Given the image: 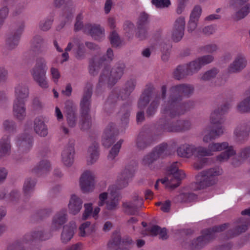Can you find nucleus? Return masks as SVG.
<instances>
[{
	"label": "nucleus",
	"mask_w": 250,
	"mask_h": 250,
	"mask_svg": "<svg viewBox=\"0 0 250 250\" xmlns=\"http://www.w3.org/2000/svg\"><path fill=\"white\" fill-rule=\"evenodd\" d=\"M197 21L191 19H189L188 25V32L191 33L195 30L197 26Z\"/></svg>",
	"instance_id": "60"
},
{
	"label": "nucleus",
	"mask_w": 250,
	"mask_h": 250,
	"mask_svg": "<svg viewBox=\"0 0 250 250\" xmlns=\"http://www.w3.org/2000/svg\"><path fill=\"white\" fill-rule=\"evenodd\" d=\"M50 72L53 81L55 83L57 82L60 77V74L58 70L54 67H51Z\"/></svg>",
	"instance_id": "61"
},
{
	"label": "nucleus",
	"mask_w": 250,
	"mask_h": 250,
	"mask_svg": "<svg viewBox=\"0 0 250 250\" xmlns=\"http://www.w3.org/2000/svg\"><path fill=\"white\" fill-rule=\"evenodd\" d=\"M229 226V223H224L220 225L215 226L211 228L204 230V232H206L207 235L208 234L209 238L211 240L215 237V233L221 232L226 230Z\"/></svg>",
	"instance_id": "27"
},
{
	"label": "nucleus",
	"mask_w": 250,
	"mask_h": 250,
	"mask_svg": "<svg viewBox=\"0 0 250 250\" xmlns=\"http://www.w3.org/2000/svg\"><path fill=\"white\" fill-rule=\"evenodd\" d=\"M207 162V159L205 158H201L199 161L194 164L193 167L195 169L200 170L203 168L205 164Z\"/></svg>",
	"instance_id": "59"
},
{
	"label": "nucleus",
	"mask_w": 250,
	"mask_h": 250,
	"mask_svg": "<svg viewBox=\"0 0 250 250\" xmlns=\"http://www.w3.org/2000/svg\"><path fill=\"white\" fill-rule=\"evenodd\" d=\"M186 65L190 75L197 73L202 67L197 59L187 63Z\"/></svg>",
	"instance_id": "42"
},
{
	"label": "nucleus",
	"mask_w": 250,
	"mask_h": 250,
	"mask_svg": "<svg viewBox=\"0 0 250 250\" xmlns=\"http://www.w3.org/2000/svg\"><path fill=\"white\" fill-rule=\"evenodd\" d=\"M84 31L95 40H100L104 36V29L99 25L86 24L84 26Z\"/></svg>",
	"instance_id": "13"
},
{
	"label": "nucleus",
	"mask_w": 250,
	"mask_h": 250,
	"mask_svg": "<svg viewBox=\"0 0 250 250\" xmlns=\"http://www.w3.org/2000/svg\"><path fill=\"white\" fill-rule=\"evenodd\" d=\"M194 156L200 159V158L205 156H210V153L209 152L208 148L203 147H196V151H195Z\"/></svg>",
	"instance_id": "46"
},
{
	"label": "nucleus",
	"mask_w": 250,
	"mask_h": 250,
	"mask_svg": "<svg viewBox=\"0 0 250 250\" xmlns=\"http://www.w3.org/2000/svg\"><path fill=\"white\" fill-rule=\"evenodd\" d=\"M196 147L193 145L185 144L179 146L177 152L179 156L189 158L194 154Z\"/></svg>",
	"instance_id": "17"
},
{
	"label": "nucleus",
	"mask_w": 250,
	"mask_h": 250,
	"mask_svg": "<svg viewBox=\"0 0 250 250\" xmlns=\"http://www.w3.org/2000/svg\"><path fill=\"white\" fill-rule=\"evenodd\" d=\"M170 5V0H157V8H167Z\"/></svg>",
	"instance_id": "62"
},
{
	"label": "nucleus",
	"mask_w": 250,
	"mask_h": 250,
	"mask_svg": "<svg viewBox=\"0 0 250 250\" xmlns=\"http://www.w3.org/2000/svg\"><path fill=\"white\" fill-rule=\"evenodd\" d=\"M84 206L85 210L83 214V219H86L90 216L95 217L100 211V208L99 207L95 208L94 210L92 211V207L91 204H86Z\"/></svg>",
	"instance_id": "38"
},
{
	"label": "nucleus",
	"mask_w": 250,
	"mask_h": 250,
	"mask_svg": "<svg viewBox=\"0 0 250 250\" xmlns=\"http://www.w3.org/2000/svg\"><path fill=\"white\" fill-rule=\"evenodd\" d=\"M222 170L218 167L203 170L197 176L199 189H204L214 185L217 182V176L221 175Z\"/></svg>",
	"instance_id": "3"
},
{
	"label": "nucleus",
	"mask_w": 250,
	"mask_h": 250,
	"mask_svg": "<svg viewBox=\"0 0 250 250\" xmlns=\"http://www.w3.org/2000/svg\"><path fill=\"white\" fill-rule=\"evenodd\" d=\"M34 130L37 134L45 136L47 134V128L41 118H36L34 121Z\"/></svg>",
	"instance_id": "26"
},
{
	"label": "nucleus",
	"mask_w": 250,
	"mask_h": 250,
	"mask_svg": "<svg viewBox=\"0 0 250 250\" xmlns=\"http://www.w3.org/2000/svg\"><path fill=\"white\" fill-rule=\"evenodd\" d=\"M19 41V36H14L9 39L8 41L9 48H13L18 45Z\"/></svg>",
	"instance_id": "63"
},
{
	"label": "nucleus",
	"mask_w": 250,
	"mask_h": 250,
	"mask_svg": "<svg viewBox=\"0 0 250 250\" xmlns=\"http://www.w3.org/2000/svg\"><path fill=\"white\" fill-rule=\"evenodd\" d=\"M179 104L182 109L184 110V114L191 108H193L194 106V103L191 101H188L186 102L180 103Z\"/></svg>",
	"instance_id": "56"
},
{
	"label": "nucleus",
	"mask_w": 250,
	"mask_h": 250,
	"mask_svg": "<svg viewBox=\"0 0 250 250\" xmlns=\"http://www.w3.org/2000/svg\"><path fill=\"white\" fill-rule=\"evenodd\" d=\"M173 76L176 80H180L191 75L186 65H185L178 66L173 72Z\"/></svg>",
	"instance_id": "29"
},
{
	"label": "nucleus",
	"mask_w": 250,
	"mask_h": 250,
	"mask_svg": "<svg viewBox=\"0 0 250 250\" xmlns=\"http://www.w3.org/2000/svg\"><path fill=\"white\" fill-rule=\"evenodd\" d=\"M150 21L149 16L145 12H141L138 17L137 24L138 26H143Z\"/></svg>",
	"instance_id": "49"
},
{
	"label": "nucleus",
	"mask_w": 250,
	"mask_h": 250,
	"mask_svg": "<svg viewBox=\"0 0 250 250\" xmlns=\"http://www.w3.org/2000/svg\"><path fill=\"white\" fill-rule=\"evenodd\" d=\"M228 107L227 105L215 110L210 115V120L212 124L220 125L224 122L223 115L226 113Z\"/></svg>",
	"instance_id": "14"
},
{
	"label": "nucleus",
	"mask_w": 250,
	"mask_h": 250,
	"mask_svg": "<svg viewBox=\"0 0 250 250\" xmlns=\"http://www.w3.org/2000/svg\"><path fill=\"white\" fill-rule=\"evenodd\" d=\"M233 18L235 21H239L244 18L250 12V4L247 3L242 7L237 8Z\"/></svg>",
	"instance_id": "28"
},
{
	"label": "nucleus",
	"mask_w": 250,
	"mask_h": 250,
	"mask_svg": "<svg viewBox=\"0 0 250 250\" xmlns=\"http://www.w3.org/2000/svg\"><path fill=\"white\" fill-rule=\"evenodd\" d=\"M98 146L97 144H94L88 148L87 157V163L89 164H92L98 160Z\"/></svg>",
	"instance_id": "30"
},
{
	"label": "nucleus",
	"mask_w": 250,
	"mask_h": 250,
	"mask_svg": "<svg viewBox=\"0 0 250 250\" xmlns=\"http://www.w3.org/2000/svg\"><path fill=\"white\" fill-rule=\"evenodd\" d=\"M76 229V225L75 223L64 226L62 234V242L66 243L69 241L73 237L74 231Z\"/></svg>",
	"instance_id": "22"
},
{
	"label": "nucleus",
	"mask_w": 250,
	"mask_h": 250,
	"mask_svg": "<svg viewBox=\"0 0 250 250\" xmlns=\"http://www.w3.org/2000/svg\"><path fill=\"white\" fill-rule=\"evenodd\" d=\"M197 196L193 193H181L175 196L173 201L175 203H189L196 200Z\"/></svg>",
	"instance_id": "25"
},
{
	"label": "nucleus",
	"mask_w": 250,
	"mask_h": 250,
	"mask_svg": "<svg viewBox=\"0 0 250 250\" xmlns=\"http://www.w3.org/2000/svg\"><path fill=\"white\" fill-rule=\"evenodd\" d=\"M157 235H159V238L162 240H166L168 238L167 230L165 228H161L157 226Z\"/></svg>",
	"instance_id": "57"
},
{
	"label": "nucleus",
	"mask_w": 250,
	"mask_h": 250,
	"mask_svg": "<svg viewBox=\"0 0 250 250\" xmlns=\"http://www.w3.org/2000/svg\"><path fill=\"white\" fill-rule=\"evenodd\" d=\"M140 231V234L143 236H155L156 234V227L152 226L150 224L147 225L146 223L143 222Z\"/></svg>",
	"instance_id": "35"
},
{
	"label": "nucleus",
	"mask_w": 250,
	"mask_h": 250,
	"mask_svg": "<svg viewBox=\"0 0 250 250\" xmlns=\"http://www.w3.org/2000/svg\"><path fill=\"white\" fill-rule=\"evenodd\" d=\"M91 91L89 90L83 97L81 102V106L83 114H86L89 110V99L91 97Z\"/></svg>",
	"instance_id": "41"
},
{
	"label": "nucleus",
	"mask_w": 250,
	"mask_h": 250,
	"mask_svg": "<svg viewBox=\"0 0 250 250\" xmlns=\"http://www.w3.org/2000/svg\"><path fill=\"white\" fill-rule=\"evenodd\" d=\"M247 224L248 223L245 219H239L236 223L235 228L227 231L226 236V239L233 238L245 232L248 229Z\"/></svg>",
	"instance_id": "12"
},
{
	"label": "nucleus",
	"mask_w": 250,
	"mask_h": 250,
	"mask_svg": "<svg viewBox=\"0 0 250 250\" xmlns=\"http://www.w3.org/2000/svg\"><path fill=\"white\" fill-rule=\"evenodd\" d=\"M47 70V67L45 61L44 60H39L37 62L36 65L32 71L34 79L42 88L48 87L45 77Z\"/></svg>",
	"instance_id": "5"
},
{
	"label": "nucleus",
	"mask_w": 250,
	"mask_h": 250,
	"mask_svg": "<svg viewBox=\"0 0 250 250\" xmlns=\"http://www.w3.org/2000/svg\"><path fill=\"white\" fill-rule=\"evenodd\" d=\"M225 127L222 125H219L216 128L211 129L208 134L205 135L203 138V141L205 143H208L223 135Z\"/></svg>",
	"instance_id": "20"
},
{
	"label": "nucleus",
	"mask_w": 250,
	"mask_h": 250,
	"mask_svg": "<svg viewBox=\"0 0 250 250\" xmlns=\"http://www.w3.org/2000/svg\"><path fill=\"white\" fill-rule=\"evenodd\" d=\"M248 1L249 0H230V6L233 10H235L237 8L242 6Z\"/></svg>",
	"instance_id": "54"
},
{
	"label": "nucleus",
	"mask_w": 250,
	"mask_h": 250,
	"mask_svg": "<svg viewBox=\"0 0 250 250\" xmlns=\"http://www.w3.org/2000/svg\"><path fill=\"white\" fill-rule=\"evenodd\" d=\"M191 124L188 120H177L170 124H166L164 129L168 132H181L189 130Z\"/></svg>",
	"instance_id": "10"
},
{
	"label": "nucleus",
	"mask_w": 250,
	"mask_h": 250,
	"mask_svg": "<svg viewBox=\"0 0 250 250\" xmlns=\"http://www.w3.org/2000/svg\"><path fill=\"white\" fill-rule=\"evenodd\" d=\"M10 151V145L9 139L2 138L0 141V157L9 155Z\"/></svg>",
	"instance_id": "36"
},
{
	"label": "nucleus",
	"mask_w": 250,
	"mask_h": 250,
	"mask_svg": "<svg viewBox=\"0 0 250 250\" xmlns=\"http://www.w3.org/2000/svg\"><path fill=\"white\" fill-rule=\"evenodd\" d=\"M247 65V60L242 54L238 55L228 67L229 73H237L241 72Z\"/></svg>",
	"instance_id": "11"
},
{
	"label": "nucleus",
	"mask_w": 250,
	"mask_h": 250,
	"mask_svg": "<svg viewBox=\"0 0 250 250\" xmlns=\"http://www.w3.org/2000/svg\"><path fill=\"white\" fill-rule=\"evenodd\" d=\"M110 40L111 44L114 46H118L119 44V38L117 33L115 32L111 33L110 36Z\"/></svg>",
	"instance_id": "58"
},
{
	"label": "nucleus",
	"mask_w": 250,
	"mask_h": 250,
	"mask_svg": "<svg viewBox=\"0 0 250 250\" xmlns=\"http://www.w3.org/2000/svg\"><path fill=\"white\" fill-rule=\"evenodd\" d=\"M202 12V9L200 6H195L192 10L190 19L198 21Z\"/></svg>",
	"instance_id": "53"
},
{
	"label": "nucleus",
	"mask_w": 250,
	"mask_h": 250,
	"mask_svg": "<svg viewBox=\"0 0 250 250\" xmlns=\"http://www.w3.org/2000/svg\"><path fill=\"white\" fill-rule=\"evenodd\" d=\"M197 60L200 62L201 67H202L211 62L214 60V57L212 55H207L199 57Z\"/></svg>",
	"instance_id": "50"
},
{
	"label": "nucleus",
	"mask_w": 250,
	"mask_h": 250,
	"mask_svg": "<svg viewBox=\"0 0 250 250\" xmlns=\"http://www.w3.org/2000/svg\"><path fill=\"white\" fill-rule=\"evenodd\" d=\"M152 89L150 88L147 90H146L142 94L140 99L139 100L138 105L140 108H142L147 104L149 101V98L151 95Z\"/></svg>",
	"instance_id": "44"
},
{
	"label": "nucleus",
	"mask_w": 250,
	"mask_h": 250,
	"mask_svg": "<svg viewBox=\"0 0 250 250\" xmlns=\"http://www.w3.org/2000/svg\"><path fill=\"white\" fill-rule=\"evenodd\" d=\"M76 46L77 48L78 49V50L77 51V52L76 53V57L78 58H79L80 57V56L79 55V52H80L81 50L82 49L81 45L77 42L75 41L74 42H70L68 44L67 47L65 49V51L67 52L68 51H70L72 47L74 46ZM62 58H63V61H66L68 58V54L67 52H65L62 54Z\"/></svg>",
	"instance_id": "43"
},
{
	"label": "nucleus",
	"mask_w": 250,
	"mask_h": 250,
	"mask_svg": "<svg viewBox=\"0 0 250 250\" xmlns=\"http://www.w3.org/2000/svg\"><path fill=\"white\" fill-rule=\"evenodd\" d=\"M133 201V204L130 202L124 203L123 207L126 212L132 214L136 208L140 207L143 205V199L142 197H135Z\"/></svg>",
	"instance_id": "23"
},
{
	"label": "nucleus",
	"mask_w": 250,
	"mask_h": 250,
	"mask_svg": "<svg viewBox=\"0 0 250 250\" xmlns=\"http://www.w3.org/2000/svg\"><path fill=\"white\" fill-rule=\"evenodd\" d=\"M74 150L72 147L64 150L62 154V159L63 164L67 166H70L73 162Z\"/></svg>",
	"instance_id": "31"
},
{
	"label": "nucleus",
	"mask_w": 250,
	"mask_h": 250,
	"mask_svg": "<svg viewBox=\"0 0 250 250\" xmlns=\"http://www.w3.org/2000/svg\"><path fill=\"white\" fill-rule=\"evenodd\" d=\"M118 187L113 185L110 186L108 189V193L104 192L99 196V205L102 206L105 200L107 198L108 200L107 203V208L109 210H112L116 208L118 205V193L117 190L125 187L127 184L126 179L122 180L118 182Z\"/></svg>",
	"instance_id": "1"
},
{
	"label": "nucleus",
	"mask_w": 250,
	"mask_h": 250,
	"mask_svg": "<svg viewBox=\"0 0 250 250\" xmlns=\"http://www.w3.org/2000/svg\"><path fill=\"white\" fill-rule=\"evenodd\" d=\"M169 154V150L167 148V144L163 143L160 144L157 149V158H164Z\"/></svg>",
	"instance_id": "45"
},
{
	"label": "nucleus",
	"mask_w": 250,
	"mask_h": 250,
	"mask_svg": "<svg viewBox=\"0 0 250 250\" xmlns=\"http://www.w3.org/2000/svg\"><path fill=\"white\" fill-rule=\"evenodd\" d=\"M211 240L209 236L203 230V235L198 237L196 239L192 241L189 244V248L192 250H199L202 248L205 245L208 243Z\"/></svg>",
	"instance_id": "15"
},
{
	"label": "nucleus",
	"mask_w": 250,
	"mask_h": 250,
	"mask_svg": "<svg viewBox=\"0 0 250 250\" xmlns=\"http://www.w3.org/2000/svg\"><path fill=\"white\" fill-rule=\"evenodd\" d=\"M80 234L81 236H85L91 234L94 230V227L87 222L80 227Z\"/></svg>",
	"instance_id": "40"
},
{
	"label": "nucleus",
	"mask_w": 250,
	"mask_h": 250,
	"mask_svg": "<svg viewBox=\"0 0 250 250\" xmlns=\"http://www.w3.org/2000/svg\"><path fill=\"white\" fill-rule=\"evenodd\" d=\"M236 151L233 146H229L226 148V150L216 156V161L219 162H224L227 161L230 157L235 155Z\"/></svg>",
	"instance_id": "24"
},
{
	"label": "nucleus",
	"mask_w": 250,
	"mask_h": 250,
	"mask_svg": "<svg viewBox=\"0 0 250 250\" xmlns=\"http://www.w3.org/2000/svg\"><path fill=\"white\" fill-rule=\"evenodd\" d=\"M229 143L227 142L222 143H212L208 146L209 152L210 156L213 155L214 153L217 151H221L225 150L228 147Z\"/></svg>",
	"instance_id": "32"
},
{
	"label": "nucleus",
	"mask_w": 250,
	"mask_h": 250,
	"mask_svg": "<svg viewBox=\"0 0 250 250\" xmlns=\"http://www.w3.org/2000/svg\"><path fill=\"white\" fill-rule=\"evenodd\" d=\"M134 29L133 24L130 21H126L124 25V30L125 35L130 38L132 35Z\"/></svg>",
	"instance_id": "51"
},
{
	"label": "nucleus",
	"mask_w": 250,
	"mask_h": 250,
	"mask_svg": "<svg viewBox=\"0 0 250 250\" xmlns=\"http://www.w3.org/2000/svg\"><path fill=\"white\" fill-rule=\"evenodd\" d=\"M185 174L181 170L175 171L172 173H169L167 177L164 179H157V183L161 181L163 184H166L167 187L173 189L178 187L181 183V180L184 178Z\"/></svg>",
	"instance_id": "7"
},
{
	"label": "nucleus",
	"mask_w": 250,
	"mask_h": 250,
	"mask_svg": "<svg viewBox=\"0 0 250 250\" xmlns=\"http://www.w3.org/2000/svg\"><path fill=\"white\" fill-rule=\"evenodd\" d=\"M218 72L219 71L217 68H213L206 72L201 77V80L203 81H209L215 78Z\"/></svg>",
	"instance_id": "47"
},
{
	"label": "nucleus",
	"mask_w": 250,
	"mask_h": 250,
	"mask_svg": "<svg viewBox=\"0 0 250 250\" xmlns=\"http://www.w3.org/2000/svg\"><path fill=\"white\" fill-rule=\"evenodd\" d=\"M82 200L78 197L72 195L68 205L69 212L74 215L78 213L82 208Z\"/></svg>",
	"instance_id": "18"
},
{
	"label": "nucleus",
	"mask_w": 250,
	"mask_h": 250,
	"mask_svg": "<svg viewBox=\"0 0 250 250\" xmlns=\"http://www.w3.org/2000/svg\"><path fill=\"white\" fill-rule=\"evenodd\" d=\"M94 172L90 170H86L82 173L79 180L80 186L83 192L91 191L94 188L95 181Z\"/></svg>",
	"instance_id": "8"
},
{
	"label": "nucleus",
	"mask_w": 250,
	"mask_h": 250,
	"mask_svg": "<svg viewBox=\"0 0 250 250\" xmlns=\"http://www.w3.org/2000/svg\"><path fill=\"white\" fill-rule=\"evenodd\" d=\"M159 46L162 53L161 59L164 62L167 61L170 56L171 45L165 42H161Z\"/></svg>",
	"instance_id": "37"
},
{
	"label": "nucleus",
	"mask_w": 250,
	"mask_h": 250,
	"mask_svg": "<svg viewBox=\"0 0 250 250\" xmlns=\"http://www.w3.org/2000/svg\"><path fill=\"white\" fill-rule=\"evenodd\" d=\"M76 229V225L75 223L64 226L62 234V242L66 243L69 241L73 237L74 231Z\"/></svg>",
	"instance_id": "21"
},
{
	"label": "nucleus",
	"mask_w": 250,
	"mask_h": 250,
	"mask_svg": "<svg viewBox=\"0 0 250 250\" xmlns=\"http://www.w3.org/2000/svg\"><path fill=\"white\" fill-rule=\"evenodd\" d=\"M199 49L201 52L212 53L215 52L218 49V47L215 44H209L200 47Z\"/></svg>",
	"instance_id": "52"
},
{
	"label": "nucleus",
	"mask_w": 250,
	"mask_h": 250,
	"mask_svg": "<svg viewBox=\"0 0 250 250\" xmlns=\"http://www.w3.org/2000/svg\"><path fill=\"white\" fill-rule=\"evenodd\" d=\"M168 103L169 107L166 110V113L170 118H174L184 114V110L181 108L179 102L172 103L170 101V96L169 98Z\"/></svg>",
	"instance_id": "16"
},
{
	"label": "nucleus",
	"mask_w": 250,
	"mask_h": 250,
	"mask_svg": "<svg viewBox=\"0 0 250 250\" xmlns=\"http://www.w3.org/2000/svg\"><path fill=\"white\" fill-rule=\"evenodd\" d=\"M156 160V151L153 150L151 152L147 154L143 159V164L151 168L153 164H154Z\"/></svg>",
	"instance_id": "39"
},
{
	"label": "nucleus",
	"mask_w": 250,
	"mask_h": 250,
	"mask_svg": "<svg viewBox=\"0 0 250 250\" xmlns=\"http://www.w3.org/2000/svg\"><path fill=\"white\" fill-rule=\"evenodd\" d=\"M28 89L21 85L16 87L15 89L16 99L13 105L14 115L19 120L23 119L26 115L23 99L27 97Z\"/></svg>",
	"instance_id": "2"
},
{
	"label": "nucleus",
	"mask_w": 250,
	"mask_h": 250,
	"mask_svg": "<svg viewBox=\"0 0 250 250\" xmlns=\"http://www.w3.org/2000/svg\"><path fill=\"white\" fill-rule=\"evenodd\" d=\"M65 212V211L62 210L55 216L52 222V227L53 228L57 229L66 222V215Z\"/></svg>",
	"instance_id": "34"
},
{
	"label": "nucleus",
	"mask_w": 250,
	"mask_h": 250,
	"mask_svg": "<svg viewBox=\"0 0 250 250\" xmlns=\"http://www.w3.org/2000/svg\"><path fill=\"white\" fill-rule=\"evenodd\" d=\"M170 201L169 200H167L164 203L161 202H157V206H161V209L163 212H167L169 211L170 208Z\"/></svg>",
	"instance_id": "55"
},
{
	"label": "nucleus",
	"mask_w": 250,
	"mask_h": 250,
	"mask_svg": "<svg viewBox=\"0 0 250 250\" xmlns=\"http://www.w3.org/2000/svg\"><path fill=\"white\" fill-rule=\"evenodd\" d=\"M185 19L184 17L177 18L173 23L171 31V38L174 42H178L182 40L185 28Z\"/></svg>",
	"instance_id": "9"
},
{
	"label": "nucleus",
	"mask_w": 250,
	"mask_h": 250,
	"mask_svg": "<svg viewBox=\"0 0 250 250\" xmlns=\"http://www.w3.org/2000/svg\"><path fill=\"white\" fill-rule=\"evenodd\" d=\"M116 131L113 125L106 127L103 138V144L105 146H109L112 143L113 137L116 135Z\"/></svg>",
	"instance_id": "19"
},
{
	"label": "nucleus",
	"mask_w": 250,
	"mask_h": 250,
	"mask_svg": "<svg viewBox=\"0 0 250 250\" xmlns=\"http://www.w3.org/2000/svg\"><path fill=\"white\" fill-rule=\"evenodd\" d=\"M250 133V121H243L238 124L233 131L235 141L239 144L245 142Z\"/></svg>",
	"instance_id": "6"
},
{
	"label": "nucleus",
	"mask_w": 250,
	"mask_h": 250,
	"mask_svg": "<svg viewBox=\"0 0 250 250\" xmlns=\"http://www.w3.org/2000/svg\"><path fill=\"white\" fill-rule=\"evenodd\" d=\"M194 91V87L190 84H181L173 86L170 88V101L173 103L180 102L182 95L190 97Z\"/></svg>",
	"instance_id": "4"
},
{
	"label": "nucleus",
	"mask_w": 250,
	"mask_h": 250,
	"mask_svg": "<svg viewBox=\"0 0 250 250\" xmlns=\"http://www.w3.org/2000/svg\"><path fill=\"white\" fill-rule=\"evenodd\" d=\"M240 157L243 159H247L250 157V147L242 149L240 153Z\"/></svg>",
	"instance_id": "64"
},
{
	"label": "nucleus",
	"mask_w": 250,
	"mask_h": 250,
	"mask_svg": "<svg viewBox=\"0 0 250 250\" xmlns=\"http://www.w3.org/2000/svg\"><path fill=\"white\" fill-rule=\"evenodd\" d=\"M123 142V141L120 140L113 146L108 155L109 159H113L117 155Z\"/></svg>",
	"instance_id": "48"
},
{
	"label": "nucleus",
	"mask_w": 250,
	"mask_h": 250,
	"mask_svg": "<svg viewBox=\"0 0 250 250\" xmlns=\"http://www.w3.org/2000/svg\"><path fill=\"white\" fill-rule=\"evenodd\" d=\"M248 92L250 95L240 102L237 105V109L240 112L246 113L250 112V87Z\"/></svg>",
	"instance_id": "33"
}]
</instances>
